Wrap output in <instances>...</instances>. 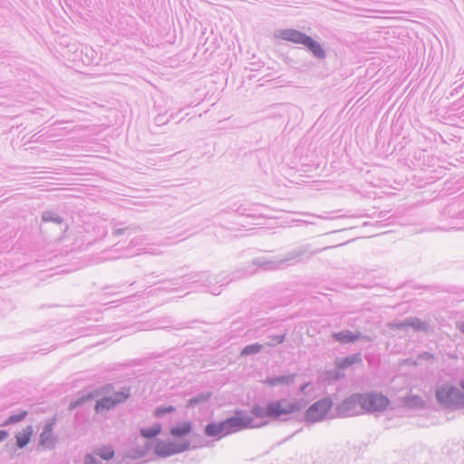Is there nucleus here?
Returning <instances> with one entry per match:
<instances>
[{"mask_svg": "<svg viewBox=\"0 0 464 464\" xmlns=\"http://www.w3.org/2000/svg\"><path fill=\"white\" fill-rule=\"evenodd\" d=\"M356 405H360L366 411H380L385 410L389 405V400L380 393L357 394L346 400L343 408L351 410Z\"/></svg>", "mask_w": 464, "mask_h": 464, "instance_id": "f257e3e1", "label": "nucleus"}, {"mask_svg": "<svg viewBox=\"0 0 464 464\" xmlns=\"http://www.w3.org/2000/svg\"><path fill=\"white\" fill-rule=\"evenodd\" d=\"M190 443L186 440H159L154 446V453L160 457H169L186 451Z\"/></svg>", "mask_w": 464, "mask_h": 464, "instance_id": "f03ea898", "label": "nucleus"}, {"mask_svg": "<svg viewBox=\"0 0 464 464\" xmlns=\"http://www.w3.org/2000/svg\"><path fill=\"white\" fill-rule=\"evenodd\" d=\"M333 406V401L329 398L319 400L312 404L306 411L304 418L305 420L311 423L323 420L330 411Z\"/></svg>", "mask_w": 464, "mask_h": 464, "instance_id": "7ed1b4c3", "label": "nucleus"}, {"mask_svg": "<svg viewBox=\"0 0 464 464\" xmlns=\"http://www.w3.org/2000/svg\"><path fill=\"white\" fill-rule=\"evenodd\" d=\"M270 418L277 419L282 415H287L298 411L300 404L288 399H282L268 403Z\"/></svg>", "mask_w": 464, "mask_h": 464, "instance_id": "20e7f679", "label": "nucleus"}, {"mask_svg": "<svg viewBox=\"0 0 464 464\" xmlns=\"http://www.w3.org/2000/svg\"><path fill=\"white\" fill-rule=\"evenodd\" d=\"M225 424L227 427V433L228 435L244 429L258 427V425L254 423L253 419L250 416H234L227 419L225 420Z\"/></svg>", "mask_w": 464, "mask_h": 464, "instance_id": "39448f33", "label": "nucleus"}, {"mask_svg": "<svg viewBox=\"0 0 464 464\" xmlns=\"http://www.w3.org/2000/svg\"><path fill=\"white\" fill-rule=\"evenodd\" d=\"M55 425V420L53 419L49 420L44 427L43 431L39 436V445L47 448L53 449L55 446L56 439L54 436L53 429Z\"/></svg>", "mask_w": 464, "mask_h": 464, "instance_id": "423d86ee", "label": "nucleus"}, {"mask_svg": "<svg viewBox=\"0 0 464 464\" xmlns=\"http://www.w3.org/2000/svg\"><path fill=\"white\" fill-rule=\"evenodd\" d=\"M192 429H193V425H192L191 421L188 420V421H183V422H180V423L173 426L169 430V433L173 438L178 439V440H184L185 437H187L188 435H189L191 433Z\"/></svg>", "mask_w": 464, "mask_h": 464, "instance_id": "0eeeda50", "label": "nucleus"}, {"mask_svg": "<svg viewBox=\"0 0 464 464\" xmlns=\"http://www.w3.org/2000/svg\"><path fill=\"white\" fill-rule=\"evenodd\" d=\"M34 435V428L31 425H27L21 430L17 431L14 435L16 446L20 449L24 448L31 440Z\"/></svg>", "mask_w": 464, "mask_h": 464, "instance_id": "6e6552de", "label": "nucleus"}, {"mask_svg": "<svg viewBox=\"0 0 464 464\" xmlns=\"http://www.w3.org/2000/svg\"><path fill=\"white\" fill-rule=\"evenodd\" d=\"M456 393V388L450 385H443L437 390L436 396L440 403L449 404L452 401V399Z\"/></svg>", "mask_w": 464, "mask_h": 464, "instance_id": "1a4fd4ad", "label": "nucleus"}, {"mask_svg": "<svg viewBox=\"0 0 464 464\" xmlns=\"http://www.w3.org/2000/svg\"><path fill=\"white\" fill-rule=\"evenodd\" d=\"M205 434L208 437H224L228 435L225 420L208 424L205 428Z\"/></svg>", "mask_w": 464, "mask_h": 464, "instance_id": "9d476101", "label": "nucleus"}, {"mask_svg": "<svg viewBox=\"0 0 464 464\" xmlns=\"http://www.w3.org/2000/svg\"><path fill=\"white\" fill-rule=\"evenodd\" d=\"M279 37L283 40L304 44L308 36L295 30H283L279 33Z\"/></svg>", "mask_w": 464, "mask_h": 464, "instance_id": "9b49d317", "label": "nucleus"}, {"mask_svg": "<svg viewBox=\"0 0 464 464\" xmlns=\"http://www.w3.org/2000/svg\"><path fill=\"white\" fill-rule=\"evenodd\" d=\"M334 338L342 343H353L360 338V334H353L349 331L340 332L334 334Z\"/></svg>", "mask_w": 464, "mask_h": 464, "instance_id": "f8f14e48", "label": "nucleus"}, {"mask_svg": "<svg viewBox=\"0 0 464 464\" xmlns=\"http://www.w3.org/2000/svg\"><path fill=\"white\" fill-rule=\"evenodd\" d=\"M317 57H324V52L322 46L311 37H307L304 44Z\"/></svg>", "mask_w": 464, "mask_h": 464, "instance_id": "ddd939ff", "label": "nucleus"}, {"mask_svg": "<svg viewBox=\"0 0 464 464\" xmlns=\"http://www.w3.org/2000/svg\"><path fill=\"white\" fill-rule=\"evenodd\" d=\"M115 406H116V403L111 396L105 397V398H102V400H99L96 402L95 410H96V411H103L106 410H110Z\"/></svg>", "mask_w": 464, "mask_h": 464, "instance_id": "4468645a", "label": "nucleus"}, {"mask_svg": "<svg viewBox=\"0 0 464 464\" xmlns=\"http://www.w3.org/2000/svg\"><path fill=\"white\" fill-rule=\"evenodd\" d=\"M94 454L102 459L110 460L114 457V450L111 446H102L98 448Z\"/></svg>", "mask_w": 464, "mask_h": 464, "instance_id": "2eb2a0df", "label": "nucleus"}, {"mask_svg": "<svg viewBox=\"0 0 464 464\" xmlns=\"http://www.w3.org/2000/svg\"><path fill=\"white\" fill-rule=\"evenodd\" d=\"M160 431H161L160 424H156L153 427L142 429L140 430V434L144 438L150 439V438H153V437H156L157 435H159L160 433Z\"/></svg>", "mask_w": 464, "mask_h": 464, "instance_id": "dca6fc26", "label": "nucleus"}, {"mask_svg": "<svg viewBox=\"0 0 464 464\" xmlns=\"http://www.w3.org/2000/svg\"><path fill=\"white\" fill-rule=\"evenodd\" d=\"M130 395V388H123L121 391L115 392L111 397L116 405L125 401Z\"/></svg>", "mask_w": 464, "mask_h": 464, "instance_id": "f3484780", "label": "nucleus"}, {"mask_svg": "<svg viewBox=\"0 0 464 464\" xmlns=\"http://www.w3.org/2000/svg\"><path fill=\"white\" fill-rule=\"evenodd\" d=\"M27 415H28V412L26 411H22L18 414L11 415L6 419L4 425H11V424L20 422L23 420H24Z\"/></svg>", "mask_w": 464, "mask_h": 464, "instance_id": "a211bd4d", "label": "nucleus"}, {"mask_svg": "<svg viewBox=\"0 0 464 464\" xmlns=\"http://www.w3.org/2000/svg\"><path fill=\"white\" fill-rule=\"evenodd\" d=\"M252 414L257 418H270L268 404L266 407L255 406L252 410Z\"/></svg>", "mask_w": 464, "mask_h": 464, "instance_id": "6ab92c4d", "label": "nucleus"}, {"mask_svg": "<svg viewBox=\"0 0 464 464\" xmlns=\"http://www.w3.org/2000/svg\"><path fill=\"white\" fill-rule=\"evenodd\" d=\"M290 382V378L286 376H279L276 378H270L265 381L269 386H276L280 384H287Z\"/></svg>", "mask_w": 464, "mask_h": 464, "instance_id": "aec40b11", "label": "nucleus"}, {"mask_svg": "<svg viewBox=\"0 0 464 464\" xmlns=\"http://www.w3.org/2000/svg\"><path fill=\"white\" fill-rule=\"evenodd\" d=\"M360 362H361L360 355L350 356V357H347V358L343 359V361H341L339 362V367L344 368V367L350 366L353 363Z\"/></svg>", "mask_w": 464, "mask_h": 464, "instance_id": "412c9836", "label": "nucleus"}, {"mask_svg": "<svg viewBox=\"0 0 464 464\" xmlns=\"http://www.w3.org/2000/svg\"><path fill=\"white\" fill-rule=\"evenodd\" d=\"M260 350H261V345L260 344H257V343L250 344V345L246 346L243 349L242 354L247 355V354L256 353Z\"/></svg>", "mask_w": 464, "mask_h": 464, "instance_id": "4be33fe9", "label": "nucleus"}, {"mask_svg": "<svg viewBox=\"0 0 464 464\" xmlns=\"http://www.w3.org/2000/svg\"><path fill=\"white\" fill-rule=\"evenodd\" d=\"M173 411H175V408L173 406L160 407L155 410L154 415L156 417H161L162 415H164L166 413H170Z\"/></svg>", "mask_w": 464, "mask_h": 464, "instance_id": "5701e85b", "label": "nucleus"}, {"mask_svg": "<svg viewBox=\"0 0 464 464\" xmlns=\"http://www.w3.org/2000/svg\"><path fill=\"white\" fill-rule=\"evenodd\" d=\"M407 325H411L414 328H417V329H425L426 328V325L423 322H421L420 320H414L413 322H411V323H408L406 324Z\"/></svg>", "mask_w": 464, "mask_h": 464, "instance_id": "b1692460", "label": "nucleus"}, {"mask_svg": "<svg viewBox=\"0 0 464 464\" xmlns=\"http://www.w3.org/2000/svg\"><path fill=\"white\" fill-rule=\"evenodd\" d=\"M209 396L208 395H202V396H199V397H197V398H193V399H190L188 403L189 405H193V404H196L199 401H206Z\"/></svg>", "mask_w": 464, "mask_h": 464, "instance_id": "393cba45", "label": "nucleus"}, {"mask_svg": "<svg viewBox=\"0 0 464 464\" xmlns=\"http://www.w3.org/2000/svg\"><path fill=\"white\" fill-rule=\"evenodd\" d=\"M8 437V432L6 430H0V442L5 440Z\"/></svg>", "mask_w": 464, "mask_h": 464, "instance_id": "a878e982", "label": "nucleus"}, {"mask_svg": "<svg viewBox=\"0 0 464 464\" xmlns=\"http://www.w3.org/2000/svg\"><path fill=\"white\" fill-rule=\"evenodd\" d=\"M459 330L464 333V324H461L459 326Z\"/></svg>", "mask_w": 464, "mask_h": 464, "instance_id": "bb28decb", "label": "nucleus"}, {"mask_svg": "<svg viewBox=\"0 0 464 464\" xmlns=\"http://www.w3.org/2000/svg\"><path fill=\"white\" fill-rule=\"evenodd\" d=\"M92 394H90V395H88L86 398H82V401H83L84 400H88V399H90V398H92Z\"/></svg>", "mask_w": 464, "mask_h": 464, "instance_id": "cd10ccee", "label": "nucleus"}, {"mask_svg": "<svg viewBox=\"0 0 464 464\" xmlns=\"http://www.w3.org/2000/svg\"><path fill=\"white\" fill-rule=\"evenodd\" d=\"M460 386L464 390V380L460 382Z\"/></svg>", "mask_w": 464, "mask_h": 464, "instance_id": "c85d7f7f", "label": "nucleus"}, {"mask_svg": "<svg viewBox=\"0 0 464 464\" xmlns=\"http://www.w3.org/2000/svg\"><path fill=\"white\" fill-rule=\"evenodd\" d=\"M80 401H76L74 405H72V407H74L75 405L79 404Z\"/></svg>", "mask_w": 464, "mask_h": 464, "instance_id": "c756f323", "label": "nucleus"}]
</instances>
